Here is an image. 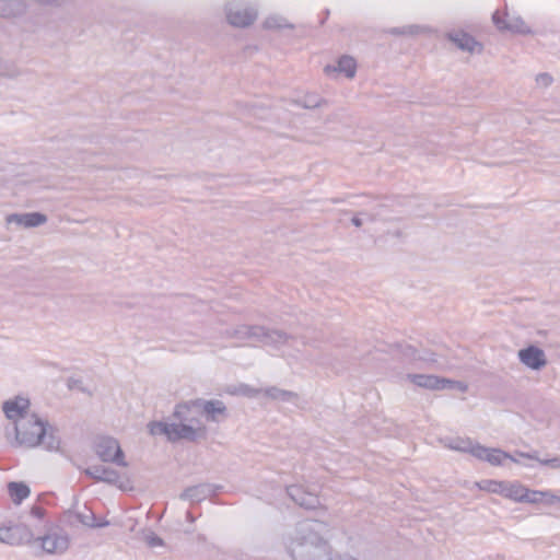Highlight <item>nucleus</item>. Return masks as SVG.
<instances>
[{
  "instance_id": "nucleus-1",
  "label": "nucleus",
  "mask_w": 560,
  "mask_h": 560,
  "mask_svg": "<svg viewBox=\"0 0 560 560\" xmlns=\"http://www.w3.org/2000/svg\"><path fill=\"white\" fill-rule=\"evenodd\" d=\"M178 407L179 402L175 405L172 413V417L176 421H150L147 424L149 433L153 436L164 435L171 443L185 441L198 444L206 441L209 433L207 425L201 423L197 417L186 416L184 409H179Z\"/></svg>"
},
{
  "instance_id": "nucleus-2",
  "label": "nucleus",
  "mask_w": 560,
  "mask_h": 560,
  "mask_svg": "<svg viewBox=\"0 0 560 560\" xmlns=\"http://www.w3.org/2000/svg\"><path fill=\"white\" fill-rule=\"evenodd\" d=\"M15 443L14 446H24L32 448L44 445L49 452L60 451L61 438L59 429L51 425L48 421L40 419L36 413L24 419L14 425Z\"/></svg>"
},
{
  "instance_id": "nucleus-3",
  "label": "nucleus",
  "mask_w": 560,
  "mask_h": 560,
  "mask_svg": "<svg viewBox=\"0 0 560 560\" xmlns=\"http://www.w3.org/2000/svg\"><path fill=\"white\" fill-rule=\"evenodd\" d=\"M317 521L301 523L291 544L290 553L294 560H329L330 545L315 529Z\"/></svg>"
},
{
  "instance_id": "nucleus-4",
  "label": "nucleus",
  "mask_w": 560,
  "mask_h": 560,
  "mask_svg": "<svg viewBox=\"0 0 560 560\" xmlns=\"http://www.w3.org/2000/svg\"><path fill=\"white\" fill-rule=\"evenodd\" d=\"M179 409H184L186 416H191L195 411L207 422L221 423L229 417V410L225 404L220 399L195 398L179 401Z\"/></svg>"
},
{
  "instance_id": "nucleus-5",
  "label": "nucleus",
  "mask_w": 560,
  "mask_h": 560,
  "mask_svg": "<svg viewBox=\"0 0 560 560\" xmlns=\"http://www.w3.org/2000/svg\"><path fill=\"white\" fill-rule=\"evenodd\" d=\"M78 504L77 498L71 508L63 511L58 521L63 526L75 527L79 523L90 528H103L109 525V521L103 518L97 520L94 513L84 505L85 512L75 511L74 508Z\"/></svg>"
},
{
  "instance_id": "nucleus-6",
  "label": "nucleus",
  "mask_w": 560,
  "mask_h": 560,
  "mask_svg": "<svg viewBox=\"0 0 560 560\" xmlns=\"http://www.w3.org/2000/svg\"><path fill=\"white\" fill-rule=\"evenodd\" d=\"M93 448L98 458L104 463H114L126 467L125 454L115 438L102 435L97 436L93 443Z\"/></svg>"
},
{
  "instance_id": "nucleus-7",
  "label": "nucleus",
  "mask_w": 560,
  "mask_h": 560,
  "mask_svg": "<svg viewBox=\"0 0 560 560\" xmlns=\"http://www.w3.org/2000/svg\"><path fill=\"white\" fill-rule=\"evenodd\" d=\"M35 541L32 529L23 523L8 521L0 526V542L9 546L28 545Z\"/></svg>"
},
{
  "instance_id": "nucleus-8",
  "label": "nucleus",
  "mask_w": 560,
  "mask_h": 560,
  "mask_svg": "<svg viewBox=\"0 0 560 560\" xmlns=\"http://www.w3.org/2000/svg\"><path fill=\"white\" fill-rule=\"evenodd\" d=\"M225 14L229 24L240 28L250 26L258 16V12L255 8L232 3L225 5Z\"/></svg>"
},
{
  "instance_id": "nucleus-9",
  "label": "nucleus",
  "mask_w": 560,
  "mask_h": 560,
  "mask_svg": "<svg viewBox=\"0 0 560 560\" xmlns=\"http://www.w3.org/2000/svg\"><path fill=\"white\" fill-rule=\"evenodd\" d=\"M477 486L480 490L487 491L489 493L500 494L506 499L516 501L517 494L523 490V485L518 481H499V480H490L483 479L477 482Z\"/></svg>"
},
{
  "instance_id": "nucleus-10",
  "label": "nucleus",
  "mask_w": 560,
  "mask_h": 560,
  "mask_svg": "<svg viewBox=\"0 0 560 560\" xmlns=\"http://www.w3.org/2000/svg\"><path fill=\"white\" fill-rule=\"evenodd\" d=\"M492 22L500 32H511L514 34H532V30L520 16L510 18L508 13L495 11L492 14Z\"/></svg>"
},
{
  "instance_id": "nucleus-11",
  "label": "nucleus",
  "mask_w": 560,
  "mask_h": 560,
  "mask_svg": "<svg viewBox=\"0 0 560 560\" xmlns=\"http://www.w3.org/2000/svg\"><path fill=\"white\" fill-rule=\"evenodd\" d=\"M447 40L454 44L459 50L469 54H481L485 49L482 43L464 30H453L445 34Z\"/></svg>"
},
{
  "instance_id": "nucleus-12",
  "label": "nucleus",
  "mask_w": 560,
  "mask_h": 560,
  "mask_svg": "<svg viewBox=\"0 0 560 560\" xmlns=\"http://www.w3.org/2000/svg\"><path fill=\"white\" fill-rule=\"evenodd\" d=\"M517 357L521 363L533 371H540L548 363L544 350L536 345H529L520 349Z\"/></svg>"
},
{
  "instance_id": "nucleus-13",
  "label": "nucleus",
  "mask_w": 560,
  "mask_h": 560,
  "mask_svg": "<svg viewBox=\"0 0 560 560\" xmlns=\"http://www.w3.org/2000/svg\"><path fill=\"white\" fill-rule=\"evenodd\" d=\"M36 540L40 541V547L46 553H63L68 550L70 539L67 534H57L47 532L44 536Z\"/></svg>"
},
{
  "instance_id": "nucleus-14",
  "label": "nucleus",
  "mask_w": 560,
  "mask_h": 560,
  "mask_svg": "<svg viewBox=\"0 0 560 560\" xmlns=\"http://www.w3.org/2000/svg\"><path fill=\"white\" fill-rule=\"evenodd\" d=\"M257 332L256 341L262 343L264 346H270L275 348H279L285 345L289 339L292 338L291 335L281 329H271L266 326L259 325L258 328H255Z\"/></svg>"
},
{
  "instance_id": "nucleus-15",
  "label": "nucleus",
  "mask_w": 560,
  "mask_h": 560,
  "mask_svg": "<svg viewBox=\"0 0 560 560\" xmlns=\"http://www.w3.org/2000/svg\"><path fill=\"white\" fill-rule=\"evenodd\" d=\"M288 495L301 508L314 510L319 505V499L316 494L308 492L300 485L287 487Z\"/></svg>"
},
{
  "instance_id": "nucleus-16",
  "label": "nucleus",
  "mask_w": 560,
  "mask_h": 560,
  "mask_svg": "<svg viewBox=\"0 0 560 560\" xmlns=\"http://www.w3.org/2000/svg\"><path fill=\"white\" fill-rule=\"evenodd\" d=\"M30 399L16 396L13 399H8L2 404V410L9 420L27 419V410L30 408Z\"/></svg>"
},
{
  "instance_id": "nucleus-17",
  "label": "nucleus",
  "mask_w": 560,
  "mask_h": 560,
  "mask_svg": "<svg viewBox=\"0 0 560 560\" xmlns=\"http://www.w3.org/2000/svg\"><path fill=\"white\" fill-rule=\"evenodd\" d=\"M48 220L47 215L42 212L12 213L7 217L8 224H16L24 228H37Z\"/></svg>"
},
{
  "instance_id": "nucleus-18",
  "label": "nucleus",
  "mask_w": 560,
  "mask_h": 560,
  "mask_svg": "<svg viewBox=\"0 0 560 560\" xmlns=\"http://www.w3.org/2000/svg\"><path fill=\"white\" fill-rule=\"evenodd\" d=\"M220 487H215L211 483H199L195 486L187 487L179 495L182 500H188L191 503H199L202 500L211 497L215 493L217 489Z\"/></svg>"
},
{
  "instance_id": "nucleus-19",
  "label": "nucleus",
  "mask_w": 560,
  "mask_h": 560,
  "mask_svg": "<svg viewBox=\"0 0 560 560\" xmlns=\"http://www.w3.org/2000/svg\"><path fill=\"white\" fill-rule=\"evenodd\" d=\"M324 72L327 75L332 73H343L347 78L352 79L357 72V61L349 55H342L338 58L337 65H326Z\"/></svg>"
},
{
  "instance_id": "nucleus-20",
  "label": "nucleus",
  "mask_w": 560,
  "mask_h": 560,
  "mask_svg": "<svg viewBox=\"0 0 560 560\" xmlns=\"http://www.w3.org/2000/svg\"><path fill=\"white\" fill-rule=\"evenodd\" d=\"M407 380L410 381L418 387L430 389V390H440V384L442 381V376L431 375V374H407Z\"/></svg>"
},
{
  "instance_id": "nucleus-21",
  "label": "nucleus",
  "mask_w": 560,
  "mask_h": 560,
  "mask_svg": "<svg viewBox=\"0 0 560 560\" xmlns=\"http://www.w3.org/2000/svg\"><path fill=\"white\" fill-rule=\"evenodd\" d=\"M26 2L24 0H0V16L15 18L24 14Z\"/></svg>"
},
{
  "instance_id": "nucleus-22",
  "label": "nucleus",
  "mask_w": 560,
  "mask_h": 560,
  "mask_svg": "<svg viewBox=\"0 0 560 560\" xmlns=\"http://www.w3.org/2000/svg\"><path fill=\"white\" fill-rule=\"evenodd\" d=\"M7 489L12 502L16 505H20L31 494V488L24 481H10Z\"/></svg>"
},
{
  "instance_id": "nucleus-23",
  "label": "nucleus",
  "mask_w": 560,
  "mask_h": 560,
  "mask_svg": "<svg viewBox=\"0 0 560 560\" xmlns=\"http://www.w3.org/2000/svg\"><path fill=\"white\" fill-rule=\"evenodd\" d=\"M397 352L401 354V357L408 361H424V362H436V359H432L430 357H421L418 349H416L411 345L396 342L392 346Z\"/></svg>"
},
{
  "instance_id": "nucleus-24",
  "label": "nucleus",
  "mask_w": 560,
  "mask_h": 560,
  "mask_svg": "<svg viewBox=\"0 0 560 560\" xmlns=\"http://www.w3.org/2000/svg\"><path fill=\"white\" fill-rule=\"evenodd\" d=\"M538 454H539L538 451H533V452H528V453L520 452V451L516 452V455L524 457V458L537 460L542 466H547L551 469L560 468V457L559 456H555L552 458H540Z\"/></svg>"
},
{
  "instance_id": "nucleus-25",
  "label": "nucleus",
  "mask_w": 560,
  "mask_h": 560,
  "mask_svg": "<svg viewBox=\"0 0 560 560\" xmlns=\"http://www.w3.org/2000/svg\"><path fill=\"white\" fill-rule=\"evenodd\" d=\"M265 395L268 398H271L273 400H281V401H293L299 398L296 393L291 392V390L281 389L276 386H271V387L265 389Z\"/></svg>"
},
{
  "instance_id": "nucleus-26",
  "label": "nucleus",
  "mask_w": 560,
  "mask_h": 560,
  "mask_svg": "<svg viewBox=\"0 0 560 560\" xmlns=\"http://www.w3.org/2000/svg\"><path fill=\"white\" fill-rule=\"evenodd\" d=\"M296 104L303 108L314 109L320 107L323 104H327V101L316 93H310L298 100Z\"/></svg>"
},
{
  "instance_id": "nucleus-27",
  "label": "nucleus",
  "mask_w": 560,
  "mask_h": 560,
  "mask_svg": "<svg viewBox=\"0 0 560 560\" xmlns=\"http://www.w3.org/2000/svg\"><path fill=\"white\" fill-rule=\"evenodd\" d=\"M504 459H511L512 462L518 463L510 453L504 452L500 448H490L489 456L486 462L492 466H501Z\"/></svg>"
},
{
  "instance_id": "nucleus-28",
  "label": "nucleus",
  "mask_w": 560,
  "mask_h": 560,
  "mask_svg": "<svg viewBox=\"0 0 560 560\" xmlns=\"http://www.w3.org/2000/svg\"><path fill=\"white\" fill-rule=\"evenodd\" d=\"M536 492H542L541 490H530L523 486V490L518 492L516 502L537 504L540 503L542 497L540 494H534Z\"/></svg>"
},
{
  "instance_id": "nucleus-29",
  "label": "nucleus",
  "mask_w": 560,
  "mask_h": 560,
  "mask_svg": "<svg viewBox=\"0 0 560 560\" xmlns=\"http://www.w3.org/2000/svg\"><path fill=\"white\" fill-rule=\"evenodd\" d=\"M259 325H241L235 328L232 332L234 338L245 340V339H254L258 336L255 328H258Z\"/></svg>"
},
{
  "instance_id": "nucleus-30",
  "label": "nucleus",
  "mask_w": 560,
  "mask_h": 560,
  "mask_svg": "<svg viewBox=\"0 0 560 560\" xmlns=\"http://www.w3.org/2000/svg\"><path fill=\"white\" fill-rule=\"evenodd\" d=\"M262 27L265 30H280V28H293V24L288 23L281 16H268L264 23Z\"/></svg>"
},
{
  "instance_id": "nucleus-31",
  "label": "nucleus",
  "mask_w": 560,
  "mask_h": 560,
  "mask_svg": "<svg viewBox=\"0 0 560 560\" xmlns=\"http://www.w3.org/2000/svg\"><path fill=\"white\" fill-rule=\"evenodd\" d=\"M472 441L469 438H451L446 446L454 451L469 453Z\"/></svg>"
},
{
  "instance_id": "nucleus-32",
  "label": "nucleus",
  "mask_w": 560,
  "mask_h": 560,
  "mask_svg": "<svg viewBox=\"0 0 560 560\" xmlns=\"http://www.w3.org/2000/svg\"><path fill=\"white\" fill-rule=\"evenodd\" d=\"M442 381L443 382H441L440 384V390L448 389L465 393L468 389V385L465 382L455 381L446 377H442Z\"/></svg>"
},
{
  "instance_id": "nucleus-33",
  "label": "nucleus",
  "mask_w": 560,
  "mask_h": 560,
  "mask_svg": "<svg viewBox=\"0 0 560 560\" xmlns=\"http://www.w3.org/2000/svg\"><path fill=\"white\" fill-rule=\"evenodd\" d=\"M421 27L419 25H407L401 27H392L388 33L394 36H416L420 34Z\"/></svg>"
},
{
  "instance_id": "nucleus-34",
  "label": "nucleus",
  "mask_w": 560,
  "mask_h": 560,
  "mask_svg": "<svg viewBox=\"0 0 560 560\" xmlns=\"http://www.w3.org/2000/svg\"><path fill=\"white\" fill-rule=\"evenodd\" d=\"M261 389L255 388L250 385L240 384L231 392V394L241 395L247 398H255L259 395Z\"/></svg>"
},
{
  "instance_id": "nucleus-35",
  "label": "nucleus",
  "mask_w": 560,
  "mask_h": 560,
  "mask_svg": "<svg viewBox=\"0 0 560 560\" xmlns=\"http://www.w3.org/2000/svg\"><path fill=\"white\" fill-rule=\"evenodd\" d=\"M19 74L20 70L14 63L0 59V77L15 78Z\"/></svg>"
},
{
  "instance_id": "nucleus-36",
  "label": "nucleus",
  "mask_w": 560,
  "mask_h": 560,
  "mask_svg": "<svg viewBox=\"0 0 560 560\" xmlns=\"http://www.w3.org/2000/svg\"><path fill=\"white\" fill-rule=\"evenodd\" d=\"M120 475L117 470L105 467V471L103 474V477L101 478L102 482H106L108 485L118 486L119 488H122L121 485H119Z\"/></svg>"
},
{
  "instance_id": "nucleus-37",
  "label": "nucleus",
  "mask_w": 560,
  "mask_h": 560,
  "mask_svg": "<svg viewBox=\"0 0 560 560\" xmlns=\"http://www.w3.org/2000/svg\"><path fill=\"white\" fill-rule=\"evenodd\" d=\"M490 447H486L479 443H471V446L469 448V454H471L474 457L485 460L489 456Z\"/></svg>"
},
{
  "instance_id": "nucleus-38",
  "label": "nucleus",
  "mask_w": 560,
  "mask_h": 560,
  "mask_svg": "<svg viewBox=\"0 0 560 560\" xmlns=\"http://www.w3.org/2000/svg\"><path fill=\"white\" fill-rule=\"evenodd\" d=\"M105 471V466L102 465H94L91 467H88L83 470L84 475L94 479L95 481H101V478L103 477V474Z\"/></svg>"
},
{
  "instance_id": "nucleus-39",
  "label": "nucleus",
  "mask_w": 560,
  "mask_h": 560,
  "mask_svg": "<svg viewBox=\"0 0 560 560\" xmlns=\"http://www.w3.org/2000/svg\"><path fill=\"white\" fill-rule=\"evenodd\" d=\"M143 539L149 547H159L164 545V540L152 530H148L144 534Z\"/></svg>"
},
{
  "instance_id": "nucleus-40",
  "label": "nucleus",
  "mask_w": 560,
  "mask_h": 560,
  "mask_svg": "<svg viewBox=\"0 0 560 560\" xmlns=\"http://www.w3.org/2000/svg\"><path fill=\"white\" fill-rule=\"evenodd\" d=\"M535 494H540L542 497V500L540 503H544L546 505H552L555 503H560V497L555 494L550 490H545L544 492H536Z\"/></svg>"
},
{
  "instance_id": "nucleus-41",
  "label": "nucleus",
  "mask_w": 560,
  "mask_h": 560,
  "mask_svg": "<svg viewBox=\"0 0 560 560\" xmlns=\"http://www.w3.org/2000/svg\"><path fill=\"white\" fill-rule=\"evenodd\" d=\"M536 81L544 86H549L552 83V77L547 72H542L536 77Z\"/></svg>"
},
{
  "instance_id": "nucleus-42",
  "label": "nucleus",
  "mask_w": 560,
  "mask_h": 560,
  "mask_svg": "<svg viewBox=\"0 0 560 560\" xmlns=\"http://www.w3.org/2000/svg\"><path fill=\"white\" fill-rule=\"evenodd\" d=\"M46 510L39 505H33L31 508V515L36 517V518H39V520H43L46 515Z\"/></svg>"
},
{
  "instance_id": "nucleus-43",
  "label": "nucleus",
  "mask_w": 560,
  "mask_h": 560,
  "mask_svg": "<svg viewBox=\"0 0 560 560\" xmlns=\"http://www.w3.org/2000/svg\"><path fill=\"white\" fill-rule=\"evenodd\" d=\"M351 223H352L354 226H357V228H361V226H362V224H363V221H362V219L359 217V214H355V215H353V217H352V219H351Z\"/></svg>"
},
{
  "instance_id": "nucleus-44",
  "label": "nucleus",
  "mask_w": 560,
  "mask_h": 560,
  "mask_svg": "<svg viewBox=\"0 0 560 560\" xmlns=\"http://www.w3.org/2000/svg\"><path fill=\"white\" fill-rule=\"evenodd\" d=\"M35 1L38 2V3H42V4H57V5H59V4H61V2L63 0H35Z\"/></svg>"
},
{
  "instance_id": "nucleus-45",
  "label": "nucleus",
  "mask_w": 560,
  "mask_h": 560,
  "mask_svg": "<svg viewBox=\"0 0 560 560\" xmlns=\"http://www.w3.org/2000/svg\"><path fill=\"white\" fill-rule=\"evenodd\" d=\"M329 560H357V559L349 555H338L334 559L330 557Z\"/></svg>"
},
{
  "instance_id": "nucleus-46",
  "label": "nucleus",
  "mask_w": 560,
  "mask_h": 560,
  "mask_svg": "<svg viewBox=\"0 0 560 560\" xmlns=\"http://www.w3.org/2000/svg\"><path fill=\"white\" fill-rule=\"evenodd\" d=\"M80 383H81L80 380L70 378L68 385H69V388H74V387H78V384H80Z\"/></svg>"
},
{
  "instance_id": "nucleus-47",
  "label": "nucleus",
  "mask_w": 560,
  "mask_h": 560,
  "mask_svg": "<svg viewBox=\"0 0 560 560\" xmlns=\"http://www.w3.org/2000/svg\"><path fill=\"white\" fill-rule=\"evenodd\" d=\"M186 520L190 523H194L195 522V516L192 515L191 512L187 511L186 513Z\"/></svg>"
},
{
  "instance_id": "nucleus-48",
  "label": "nucleus",
  "mask_w": 560,
  "mask_h": 560,
  "mask_svg": "<svg viewBox=\"0 0 560 560\" xmlns=\"http://www.w3.org/2000/svg\"><path fill=\"white\" fill-rule=\"evenodd\" d=\"M421 357H430L432 359H435V353L434 352H431V351H424L422 354H420Z\"/></svg>"
},
{
  "instance_id": "nucleus-49",
  "label": "nucleus",
  "mask_w": 560,
  "mask_h": 560,
  "mask_svg": "<svg viewBox=\"0 0 560 560\" xmlns=\"http://www.w3.org/2000/svg\"><path fill=\"white\" fill-rule=\"evenodd\" d=\"M359 214H362V215L368 217V219H369V220H371V221H374V220H375V217H374L373 214H370V213H368V212H365V211L360 212Z\"/></svg>"
},
{
  "instance_id": "nucleus-50",
  "label": "nucleus",
  "mask_w": 560,
  "mask_h": 560,
  "mask_svg": "<svg viewBox=\"0 0 560 560\" xmlns=\"http://www.w3.org/2000/svg\"><path fill=\"white\" fill-rule=\"evenodd\" d=\"M401 234H402V232H401V231H399V230H397V231L395 232V236H397V237H400V236H401Z\"/></svg>"
}]
</instances>
